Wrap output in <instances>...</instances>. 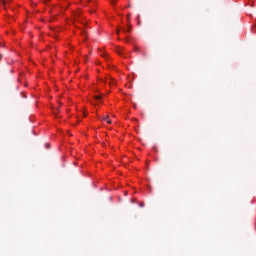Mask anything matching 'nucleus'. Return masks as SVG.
I'll list each match as a JSON object with an SVG mask.
<instances>
[{"instance_id":"nucleus-10","label":"nucleus","mask_w":256,"mask_h":256,"mask_svg":"<svg viewBox=\"0 0 256 256\" xmlns=\"http://www.w3.org/2000/svg\"><path fill=\"white\" fill-rule=\"evenodd\" d=\"M76 17H79V14H76Z\"/></svg>"},{"instance_id":"nucleus-8","label":"nucleus","mask_w":256,"mask_h":256,"mask_svg":"<svg viewBox=\"0 0 256 256\" xmlns=\"http://www.w3.org/2000/svg\"><path fill=\"white\" fill-rule=\"evenodd\" d=\"M129 17H130V16L128 15V16H127L128 21H129Z\"/></svg>"},{"instance_id":"nucleus-9","label":"nucleus","mask_w":256,"mask_h":256,"mask_svg":"<svg viewBox=\"0 0 256 256\" xmlns=\"http://www.w3.org/2000/svg\"><path fill=\"white\" fill-rule=\"evenodd\" d=\"M119 55H121V51H118Z\"/></svg>"},{"instance_id":"nucleus-4","label":"nucleus","mask_w":256,"mask_h":256,"mask_svg":"<svg viewBox=\"0 0 256 256\" xmlns=\"http://www.w3.org/2000/svg\"><path fill=\"white\" fill-rule=\"evenodd\" d=\"M2 5H7V1L3 0Z\"/></svg>"},{"instance_id":"nucleus-2","label":"nucleus","mask_w":256,"mask_h":256,"mask_svg":"<svg viewBox=\"0 0 256 256\" xmlns=\"http://www.w3.org/2000/svg\"><path fill=\"white\" fill-rule=\"evenodd\" d=\"M124 33H131V25L127 27V29H123Z\"/></svg>"},{"instance_id":"nucleus-6","label":"nucleus","mask_w":256,"mask_h":256,"mask_svg":"<svg viewBox=\"0 0 256 256\" xmlns=\"http://www.w3.org/2000/svg\"><path fill=\"white\" fill-rule=\"evenodd\" d=\"M96 99H101V96H96Z\"/></svg>"},{"instance_id":"nucleus-3","label":"nucleus","mask_w":256,"mask_h":256,"mask_svg":"<svg viewBox=\"0 0 256 256\" xmlns=\"http://www.w3.org/2000/svg\"><path fill=\"white\" fill-rule=\"evenodd\" d=\"M110 84H111V85H115V80L112 79V80L110 81Z\"/></svg>"},{"instance_id":"nucleus-5","label":"nucleus","mask_w":256,"mask_h":256,"mask_svg":"<svg viewBox=\"0 0 256 256\" xmlns=\"http://www.w3.org/2000/svg\"><path fill=\"white\" fill-rule=\"evenodd\" d=\"M116 33H117V35H119V33H121V29H118V30L116 31Z\"/></svg>"},{"instance_id":"nucleus-7","label":"nucleus","mask_w":256,"mask_h":256,"mask_svg":"<svg viewBox=\"0 0 256 256\" xmlns=\"http://www.w3.org/2000/svg\"><path fill=\"white\" fill-rule=\"evenodd\" d=\"M0 59H3V56H2V55H0Z\"/></svg>"},{"instance_id":"nucleus-1","label":"nucleus","mask_w":256,"mask_h":256,"mask_svg":"<svg viewBox=\"0 0 256 256\" xmlns=\"http://www.w3.org/2000/svg\"><path fill=\"white\" fill-rule=\"evenodd\" d=\"M103 121H107L108 125H111V120H109V116L103 117Z\"/></svg>"}]
</instances>
